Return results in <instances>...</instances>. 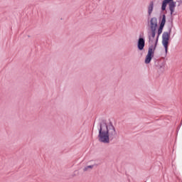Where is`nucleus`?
I'll list each match as a JSON object with an SVG mask.
<instances>
[{
  "label": "nucleus",
  "mask_w": 182,
  "mask_h": 182,
  "mask_svg": "<svg viewBox=\"0 0 182 182\" xmlns=\"http://www.w3.org/2000/svg\"><path fill=\"white\" fill-rule=\"evenodd\" d=\"M116 136V129L114 127H110L109 129L107 127V124H101L99 131V141L101 143H109V137H114Z\"/></svg>",
  "instance_id": "f257e3e1"
},
{
  "label": "nucleus",
  "mask_w": 182,
  "mask_h": 182,
  "mask_svg": "<svg viewBox=\"0 0 182 182\" xmlns=\"http://www.w3.org/2000/svg\"><path fill=\"white\" fill-rule=\"evenodd\" d=\"M159 41V37H157L156 41V44L154 48H149L148 50V53L145 58V63L149 64L150 62H151V59H153L154 56V50H156V45H157V42Z\"/></svg>",
  "instance_id": "f03ea898"
},
{
  "label": "nucleus",
  "mask_w": 182,
  "mask_h": 182,
  "mask_svg": "<svg viewBox=\"0 0 182 182\" xmlns=\"http://www.w3.org/2000/svg\"><path fill=\"white\" fill-rule=\"evenodd\" d=\"M170 39V32H164L162 35V44L165 48V52L167 53L168 49V40Z\"/></svg>",
  "instance_id": "7ed1b4c3"
},
{
  "label": "nucleus",
  "mask_w": 182,
  "mask_h": 182,
  "mask_svg": "<svg viewBox=\"0 0 182 182\" xmlns=\"http://www.w3.org/2000/svg\"><path fill=\"white\" fill-rule=\"evenodd\" d=\"M144 45H145V41H144V38H139L138 40V49L139 50H143V49H144Z\"/></svg>",
  "instance_id": "20e7f679"
},
{
  "label": "nucleus",
  "mask_w": 182,
  "mask_h": 182,
  "mask_svg": "<svg viewBox=\"0 0 182 182\" xmlns=\"http://www.w3.org/2000/svg\"><path fill=\"white\" fill-rule=\"evenodd\" d=\"M156 28H157V18H152L151 19V30L156 31Z\"/></svg>",
  "instance_id": "39448f33"
},
{
  "label": "nucleus",
  "mask_w": 182,
  "mask_h": 182,
  "mask_svg": "<svg viewBox=\"0 0 182 182\" xmlns=\"http://www.w3.org/2000/svg\"><path fill=\"white\" fill-rule=\"evenodd\" d=\"M176 9V2L171 1L169 4V10L171 11V15H173L174 14V9Z\"/></svg>",
  "instance_id": "423d86ee"
},
{
  "label": "nucleus",
  "mask_w": 182,
  "mask_h": 182,
  "mask_svg": "<svg viewBox=\"0 0 182 182\" xmlns=\"http://www.w3.org/2000/svg\"><path fill=\"white\" fill-rule=\"evenodd\" d=\"M154 8V3L153 1H151L148 6V14L149 16L151 15V12H153Z\"/></svg>",
  "instance_id": "0eeeda50"
},
{
  "label": "nucleus",
  "mask_w": 182,
  "mask_h": 182,
  "mask_svg": "<svg viewBox=\"0 0 182 182\" xmlns=\"http://www.w3.org/2000/svg\"><path fill=\"white\" fill-rule=\"evenodd\" d=\"M151 36H149V42H153V39L156 38V30H151Z\"/></svg>",
  "instance_id": "6e6552de"
},
{
  "label": "nucleus",
  "mask_w": 182,
  "mask_h": 182,
  "mask_svg": "<svg viewBox=\"0 0 182 182\" xmlns=\"http://www.w3.org/2000/svg\"><path fill=\"white\" fill-rule=\"evenodd\" d=\"M165 25H166V15L164 14L162 16V20H161L160 26L164 27Z\"/></svg>",
  "instance_id": "1a4fd4ad"
},
{
  "label": "nucleus",
  "mask_w": 182,
  "mask_h": 182,
  "mask_svg": "<svg viewBox=\"0 0 182 182\" xmlns=\"http://www.w3.org/2000/svg\"><path fill=\"white\" fill-rule=\"evenodd\" d=\"M93 168V165H90L83 168V171H89V170H92Z\"/></svg>",
  "instance_id": "9d476101"
},
{
  "label": "nucleus",
  "mask_w": 182,
  "mask_h": 182,
  "mask_svg": "<svg viewBox=\"0 0 182 182\" xmlns=\"http://www.w3.org/2000/svg\"><path fill=\"white\" fill-rule=\"evenodd\" d=\"M163 28H164V27H163L162 26H159V30H158V38H159V36H160V35H161V33H163Z\"/></svg>",
  "instance_id": "9b49d317"
},
{
  "label": "nucleus",
  "mask_w": 182,
  "mask_h": 182,
  "mask_svg": "<svg viewBox=\"0 0 182 182\" xmlns=\"http://www.w3.org/2000/svg\"><path fill=\"white\" fill-rule=\"evenodd\" d=\"M167 4L166 1H163L162 3V7H161V9L162 11H166V7L167 6Z\"/></svg>",
  "instance_id": "f8f14e48"
},
{
  "label": "nucleus",
  "mask_w": 182,
  "mask_h": 182,
  "mask_svg": "<svg viewBox=\"0 0 182 182\" xmlns=\"http://www.w3.org/2000/svg\"><path fill=\"white\" fill-rule=\"evenodd\" d=\"M171 1L173 0H164V1L166 2V4H170Z\"/></svg>",
  "instance_id": "ddd939ff"
}]
</instances>
